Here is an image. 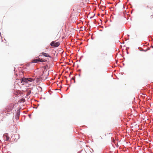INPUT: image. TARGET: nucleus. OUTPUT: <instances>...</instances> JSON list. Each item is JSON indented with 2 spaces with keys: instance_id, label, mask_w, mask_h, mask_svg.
I'll return each mask as SVG.
<instances>
[{
  "instance_id": "423d86ee",
  "label": "nucleus",
  "mask_w": 153,
  "mask_h": 153,
  "mask_svg": "<svg viewBox=\"0 0 153 153\" xmlns=\"http://www.w3.org/2000/svg\"><path fill=\"white\" fill-rule=\"evenodd\" d=\"M32 62L35 63H37L39 62V59H34L32 61Z\"/></svg>"
},
{
  "instance_id": "0eeeda50",
  "label": "nucleus",
  "mask_w": 153,
  "mask_h": 153,
  "mask_svg": "<svg viewBox=\"0 0 153 153\" xmlns=\"http://www.w3.org/2000/svg\"><path fill=\"white\" fill-rule=\"evenodd\" d=\"M39 62H44L46 61V60H45L44 59H40L39 58Z\"/></svg>"
},
{
  "instance_id": "20e7f679",
  "label": "nucleus",
  "mask_w": 153,
  "mask_h": 153,
  "mask_svg": "<svg viewBox=\"0 0 153 153\" xmlns=\"http://www.w3.org/2000/svg\"><path fill=\"white\" fill-rule=\"evenodd\" d=\"M107 54L105 53H102L101 54L100 57L103 59L106 56Z\"/></svg>"
},
{
  "instance_id": "39448f33",
  "label": "nucleus",
  "mask_w": 153,
  "mask_h": 153,
  "mask_svg": "<svg viewBox=\"0 0 153 153\" xmlns=\"http://www.w3.org/2000/svg\"><path fill=\"white\" fill-rule=\"evenodd\" d=\"M153 13H152V15H149L147 17L148 20H151L153 19Z\"/></svg>"
},
{
  "instance_id": "f03ea898",
  "label": "nucleus",
  "mask_w": 153,
  "mask_h": 153,
  "mask_svg": "<svg viewBox=\"0 0 153 153\" xmlns=\"http://www.w3.org/2000/svg\"><path fill=\"white\" fill-rule=\"evenodd\" d=\"M60 45V43L59 42H55L54 41H52L51 43V45L53 47H57Z\"/></svg>"
},
{
  "instance_id": "6e6552de",
  "label": "nucleus",
  "mask_w": 153,
  "mask_h": 153,
  "mask_svg": "<svg viewBox=\"0 0 153 153\" xmlns=\"http://www.w3.org/2000/svg\"><path fill=\"white\" fill-rule=\"evenodd\" d=\"M31 93V91H29L28 92V95H29Z\"/></svg>"
},
{
  "instance_id": "f257e3e1",
  "label": "nucleus",
  "mask_w": 153,
  "mask_h": 153,
  "mask_svg": "<svg viewBox=\"0 0 153 153\" xmlns=\"http://www.w3.org/2000/svg\"><path fill=\"white\" fill-rule=\"evenodd\" d=\"M22 80V81L26 83H28L29 82H32L35 80L34 79L31 78H25L23 77Z\"/></svg>"
},
{
  "instance_id": "7ed1b4c3",
  "label": "nucleus",
  "mask_w": 153,
  "mask_h": 153,
  "mask_svg": "<svg viewBox=\"0 0 153 153\" xmlns=\"http://www.w3.org/2000/svg\"><path fill=\"white\" fill-rule=\"evenodd\" d=\"M41 54H42L43 56L46 57H51L49 55V54L48 53H45L44 52H42L41 53Z\"/></svg>"
},
{
  "instance_id": "1a4fd4ad",
  "label": "nucleus",
  "mask_w": 153,
  "mask_h": 153,
  "mask_svg": "<svg viewBox=\"0 0 153 153\" xmlns=\"http://www.w3.org/2000/svg\"><path fill=\"white\" fill-rule=\"evenodd\" d=\"M19 113H17V115L18 116H19Z\"/></svg>"
}]
</instances>
